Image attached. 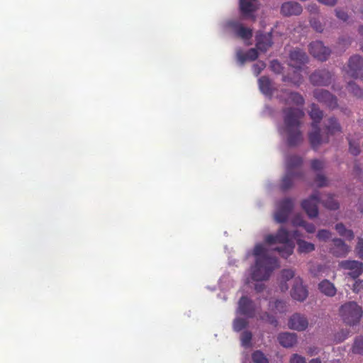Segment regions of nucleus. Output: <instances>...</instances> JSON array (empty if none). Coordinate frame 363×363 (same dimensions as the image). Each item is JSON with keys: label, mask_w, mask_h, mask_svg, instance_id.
Segmentation results:
<instances>
[{"label": "nucleus", "mask_w": 363, "mask_h": 363, "mask_svg": "<svg viewBox=\"0 0 363 363\" xmlns=\"http://www.w3.org/2000/svg\"><path fill=\"white\" fill-rule=\"evenodd\" d=\"M264 242L268 245H273L275 243L285 244L292 241L290 240L289 232L286 228L281 227L275 235H267Z\"/></svg>", "instance_id": "f8f14e48"}, {"label": "nucleus", "mask_w": 363, "mask_h": 363, "mask_svg": "<svg viewBox=\"0 0 363 363\" xmlns=\"http://www.w3.org/2000/svg\"><path fill=\"white\" fill-rule=\"evenodd\" d=\"M294 225L302 226L308 233H313L315 231V227L313 223H310L299 217H296L294 220Z\"/></svg>", "instance_id": "2f4dec72"}, {"label": "nucleus", "mask_w": 363, "mask_h": 363, "mask_svg": "<svg viewBox=\"0 0 363 363\" xmlns=\"http://www.w3.org/2000/svg\"><path fill=\"white\" fill-rule=\"evenodd\" d=\"M256 48H250L246 52V56L248 59V61H254L258 57V52Z\"/></svg>", "instance_id": "3c124183"}, {"label": "nucleus", "mask_w": 363, "mask_h": 363, "mask_svg": "<svg viewBox=\"0 0 363 363\" xmlns=\"http://www.w3.org/2000/svg\"><path fill=\"white\" fill-rule=\"evenodd\" d=\"M335 11L336 16L342 21L345 22L349 19V16L345 11L340 9H336Z\"/></svg>", "instance_id": "864d4df0"}, {"label": "nucleus", "mask_w": 363, "mask_h": 363, "mask_svg": "<svg viewBox=\"0 0 363 363\" xmlns=\"http://www.w3.org/2000/svg\"><path fill=\"white\" fill-rule=\"evenodd\" d=\"M288 325L291 329L303 331L307 328L308 322L304 315L295 313L289 318Z\"/></svg>", "instance_id": "aec40b11"}, {"label": "nucleus", "mask_w": 363, "mask_h": 363, "mask_svg": "<svg viewBox=\"0 0 363 363\" xmlns=\"http://www.w3.org/2000/svg\"><path fill=\"white\" fill-rule=\"evenodd\" d=\"M355 252L359 258L363 259V238H358Z\"/></svg>", "instance_id": "09e8293b"}, {"label": "nucleus", "mask_w": 363, "mask_h": 363, "mask_svg": "<svg viewBox=\"0 0 363 363\" xmlns=\"http://www.w3.org/2000/svg\"><path fill=\"white\" fill-rule=\"evenodd\" d=\"M286 303L281 300H276L274 302H269V308L272 310L275 308L276 311L280 313H283L286 310Z\"/></svg>", "instance_id": "a19ab883"}, {"label": "nucleus", "mask_w": 363, "mask_h": 363, "mask_svg": "<svg viewBox=\"0 0 363 363\" xmlns=\"http://www.w3.org/2000/svg\"><path fill=\"white\" fill-rule=\"evenodd\" d=\"M281 289L283 291L288 289V286L286 284V281H284V283L281 284Z\"/></svg>", "instance_id": "0e129e2a"}, {"label": "nucleus", "mask_w": 363, "mask_h": 363, "mask_svg": "<svg viewBox=\"0 0 363 363\" xmlns=\"http://www.w3.org/2000/svg\"><path fill=\"white\" fill-rule=\"evenodd\" d=\"M349 140V150L351 154L356 156L358 155L360 152V148L358 143H355L352 140L348 138Z\"/></svg>", "instance_id": "37998d69"}, {"label": "nucleus", "mask_w": 363, "mask_h": 363, "mask_svg": "<svg viewBox=\"0 0 363 363\" xmlns=\"http://www.w3.org/2000/svg\"><path fill=\"white\" fill-rule=\"evenodd\" d=\"M278 340L283 347H291L296 344L297 338L294 333H283L279 335Z\"/></svg>", "instance_id": "393cba45"}, {"label": "nucleus", "mask_w": 363, "mask_h": 363, "mask_svg": "<svg viewBox=\"0 0 363 363\" xmlns=\"http://www.w3.org/2000/svg\"><path fill=\"white\" fill-rule=\"evenodd\" d=\"M309 363H321V361L319 358L312 359Z\"/></svg>", "instance_id": "774afa93"}, {"label": "nucleus", "mask_w": 363, "mask_h": 363, "mask_svg": "<svg viewBox=\"0 0 363 363\" xmlns=\"http://www.w3.org/2000/svg\"><path fill=\"white\" fill-rule=\"evenodd\" d=\"M358 32H359L360 35L363 36V26H360L359 27ZM361 49H362V50L363 52V45H362Z\"/></svg>", "instance_id": "69168bd1"}, {"label": "nucleus", "mask_w": 363, "mask_h": 363, "mask_svg": "<svg viewBox=\"0 0 363 363\" xmlns=\"http://www.w3.org/2000/svg\"><path fill=\"white\" fill-rule=\"evenodd\" d=\"M311 27L317 32L322 33L323 31V26L317 18H311L310 20Z\"/></svg>", "instance_id": "a18cd8bd"}, {"label": "nucleus", "mask_w": 363, "mask_h": 363, "mask_svg": "<svg viewBox=\"0 0 363 363\" xmlns=\"http://www.w3.org/2000/svg\"><path fill=\"white\" fill-rule=\"evenodd\" d=\"M252 338V334L250 331L245 330L241 334V342L242 345L245 347H248L251 345V340Z\"/></svg>", "instance_id": "ea45409f"}, {"label": "nucleus", "mask_w": 363, "mask_h": 363, "mask_svg": "<svg viewBox=\"0 0 363 363\" xmlns=\"http://www.w3.org/2000/svg\"><path fill=\"white\" fill-rule=\"evenodd\" d=\"M273 45L272 34L271 32H257L255 35V46L262 52H267Z\"/></svg>", "instance_id": "9b49d317"}, {"label": "nucleus", "mask_w": 363, "mask_h": 363, "mask_svg": "<svg viewBox=\"0 0 363 363\" xmlns=\"http://www.w3.org/2000/svg\"><path fill=\"white\" fill-rule=\"evenodd\" d=\"M303 163V160L301 157L294 155L287 157L286 160V169L294 172H303L301 167Z\"/></svg>", "instance_id": "b1692460"}, {"label": "nucleus", "mask_w": 363, "mask_h": 363, "mask_svg": "<svg viewBox=\"0 0 363 363\" xmlns=\"http://www.w3.org/2000/svg\"><path fill=\"white\" fill-rule=\"evenodd\" d=\"M253 255L256 257L258 258H273L267 255L266 248L263 246L262 244H257L255 246L253 250Z\"/></svg>", "instance_id": "f704fd0d"}, {"label": "nucleus", "mask_w": 363, "mask_h": 363, "mask_svg": "<svg viewBox=\"0 0 363 363\" xmlns=\"http://www.w3.org/2000/svg\"><path fill=\"white\" fill-rule=\"evenodd\" d=\"M259 88L262 94L271 96L273 94L272 81L266 76L261 77L258 80Z\"/></svg>", "instance_id": "a878e982"}, {"label": "nucleus", "mask_w": 363, "mask_h": 363, "mask_svg": "<svg viewBox=\"0 0 363 363\" xmlns=\"http://www.w3.org/2000/svg\"><path fill=\"white\" fill-rule=\"evenodd\" d=\"M295 245L293 242L284 244L283 247H277L274 249L279 253L281 257L287 259L294 252Z\"/></svg>", "instance_id": "cd10ccee"}, {"label": "nucleus", "mask_w": 363, "mask_h": 363, "mask_svg": "<svg viewBox=\"0 0 363 363\" xmlns=\"http://www.w3.org/2000/svg\"><path fill=\"white\" fill-rule=\"evenodd\" d=\"M291 294L294 299L301 302L307 298L308 290L303 285V281L299 277L294 279Z\"/></svg>", "instance_id": "f3484780"}, {"label": "nucleus", "mask_w": 363, "mask_h": 363, "mask_svg": "<svg viewBox=\"0 0 363 363\" xmlns=\"http://www.w3.org/2000/svg\"><path fill=\"white\" fill-rule=\"evenodd\" d=\"M289 57L291 62L290 65L298 69H300L301 66L308 61L306 53L299 48H295L291 50L289 54Z\"/></svg>", "instance_id": "a211bd4d"}, {"label": "nucleus", "mask_w": 363, "mask_h": 363, "mask_svg": "<svg viewBox=\"0 0 363 363\" xmlns=\"http://www.w3.org/2000/svg\"><path fill=\"white\" fill-rule=\"evenodd\" d=\"M303 179V172H294L286 169V172L281 179L280 188L282 191H286L293 186L295 181Z\"/></svg>", "instance_id": "dca6fc26"}, {"label": "nucleus", "mask_w": 363, "mask_h": 363, "mask_svg": "<svg viewBox=\"0 0 363 363\" xmlns=\"http://www.w3.org/2000/svg\"><path fill=\"white\" fill-rule=\"evenodd\" d=\"M264 67H265V64L262 62H259L258 63L253 65L252 69H253L254 74L256 76H258Z\"/></svg>", "instance_id": "5fc2aeb1"}, {"label": "nucleus", "mask_w": 363, "mask_h": 363, "mask_svg": "<svg viewBox=\"0 0 363 363\" xmlns=\"http://www.w3.org/2000/svg\"><path fill=\"white\" fill-rule=\"evenodd\" d=\"M281 278H282L283 281H287L291 279L292 278H294L295 273H294V270H292L291 269H283L281 271Z\"/></svg>", "instance_id": "49530a36"}, {"label": "nucleus", "mask_w": 363, "mask_h": 363, "mask_svg": "<svg viewBox=\"0 0 363 363\" xmlns=\"http://www.w3.org/2000/svg\"><path fill=\"white\" fill-rule=\"evenodd\" d=\"M302 11L301 4L294 1L285 2L281 7V13L285 16H298L302 13Z\"/></svg>", "instance_id": "4be33fe9"}, {"label": "nucleus", "mask_w": 363, "mask_h": 363, "mask_svg": "<svg viewBox=\"0 0 363 363\" xmlns=\"http://www.w3.org/2000/svg\"><path fill=\"white\" fill-rule=\"evenodd\" d=\"M323 205L330 210H337L339 208L338 202L334 199L333 196L329 194L326 199L322 200Z\"/></svg>", "instance_id": "72a5a7b5"}, {"label": "nucleus", "mask_w": 363, "mask_h": 363, "mask_svg": "<svg viewBox=\"0 0 363 363\" xmlns=\"http://www.w3.org/2000/svg\"><path fill=\"white\" fill-rule=\"evenodd\" d=\"M347 74L354 79L363 78V57L354 55L350 57L347 64Z\"/></svg>", "instance_id": "0eeeda50"}, {"label": "nucleus", "mask_w": 363, "mask_h": 363, "mask_svg": "<svg viewBox=\"0 0 363 363\" xmlns=\"http://www.w3.org/2000/svg\"><path fill=\"white\" fill-rule=\"evenodd\" d=\"M238 311L247 318H254L256 314L255 303L247 296H242L238 301Z\"/></svg>", "instance_id": "ddd939ff"}, {"label": "nucleus", "mask_w": 363, "mask_h": 363, "mask_svg": "<svg viewBox=\"0 0 363 363\" xmlns=\"http://www.w3.org/2000/svg\"><path fill=\"white\" fill-rule=\"evenodd\" d=\"M320 201L319 193H313L308 199L301 202V207L310 218H316L318 215V205Z\"/></svg>", "instance_id": "423d86ee"}, {"label": "nucleus", "mask_w": 363, "mask_h": 363, "mask_svg": "<svg viewBox=\"0 0 363 363\" xmlns=\"http://www.w3.org/2000/svg\"><path fill=\"white\" fill-rule=\"evenodd\" d=\"M298 252L300 253H308L315 250V245L301 239L297 240Z\"/></svg>", "instance_id": "c85d7f7f"}, {"label": "nucleus", "mask_w": 363, "mask_h": 363, "mask_svg": "<svg viewBox=\"0 0 363 363\" xmlns=\"http://www.w3.org/2000/svg\"><path fill=\"white\" fill-rule=\"evenodd\" d=\"M302 76L300 74V73L297 72H294V77H290L288 75H284L282 77V81L284 82H291L293 83L294 84L296 85V86H299L301 82H302Z\"/></svg>", "instance_id": "c9c22d12"}, {"label": "nucleus", "mask_w": 363, "mask_h": 363, "mask_svg": "<svg viewBox=\"0 0 363 363\" xmlns=\"http://www.w3.org/2000/svg\"><path fill=\"white\" fill-rule=\"evenodd\" d=\"M264 288V285L263 284H255V289L257 292H261Z\"/></svg>", "instance_id": "e2e57ef3"}, {"label": "nucleus", "mask_w": 363, "mask_h": 363, "mask_svg": "<svg viewBox=\"0 0 363 363\" xmlns=\"http://www.w3.org/2000/svg\"><path fill=\"white\" fill-rule=\"evenodd\" d=\"M321 293L327 296L333 297L336 294L337 289L334 284L328 279H324L318 284Z\"/></svg>", "instance_id": "bb28decb"}, {"label": "nucleus", "mask_w": 363, "mask_h": 363, "mask_svg": "<svg viewBox=\"0 0 363 363\" xmlns=\"http://www.w3.org/2000/svg\"><path fill=\"white\" fill-rule=\"evenodd\" d=\"M305 100L303 97L298 92H290L289 93L288 98L286 101V104H293L296 105L303 106Z\"/></svg>", "instance_id": "7c9ffc66"}, {"label": "nucleus", "mask_w": 363, "mask_h": 363, "mask_svg": "<svg viewBox=\"0 0 363 363\" xmlns=\"http://www.w3.org/2000/svg\"><path fill=\"white\" fill-rule=\"evenodd\" d=\"M311 164L312 169L314 171L321 170L324 167V162L320 160H313Z\"/></svg>", "instance_id": "603ef678"}, {"label": "nucleus", "mask_w": 363, "mask_h": 363, "mask_svg": "<svg viewBox=\"0 0 363 363\" xmlns=\"http://www.w3.org/2000/svg\"><path fill=\"white\" fill-rule=\"evenodd\" d=\"M315 182L319 187L326 186L328 185L327 178L321 174H317Z\"/></svg>", "instance_id": "8fccbe9b"}, {"label": "nucleus", "mask_w": 363, "mask_h": 363, "mask_svg": "<svg viewBox=\"0 0 363 363\" xmlns=\"http://www.w3.org/2000/svg\"><path fill=\"white\" fill-rule=\"evenodd\" d=\"M309 52L315 58L322 62L325 61L330 54V50L318 40L310 43Z\"/></svg>", "instance_id": "9d476101"}, {"label": "nucleus", "mask_w": 363, "mask_h": 363, "mask_svg": "<svg viewBox=\"0 0 363 363\" xmlns=\"http://www.w3.org/2000/svg\"><path fill=\"white\" fill-rule=\"evenodd\" d=\"M284 114V125L280 129L281 133L286 137V143L289 147H296L303 140L302 132L300 130L301 120L304 116V112L301 108H285Z\"/></svg>", "instance_id": "f257e3e1"}, {"label": "nucleus", "mask_w": 363, "mask_h": 363, "mask_svg": "<svg viewBox=\"0 0 363 363\" xmlns=\"http://www.w3.org/2000/svg\"><path fill=\"white\" fill-rule=\"evenodd\" d=\"M317 238L320 240L326 241L331 237V233L328 230H320L317 233Z\"/></svg>", "instance_id": "de8ad7c7"}, {"label": "nucleus", "mask_w": 363, "mask_h": 363, "mask_svg": "<svg viewBox=\"0 0 363 363\" xmlns=\"http://www.w3.org/2000/svg\"><path fill=\"white\" fill-rule=\"evenodd\" d=\"M256 1L257 0H240V9L243 18H252L255 20L253 13L257 10Z\"/></svg>", "instance_id": "5701e85b"}, {"label": "nucleus", "mask_w": 363, "mask_h": 363, "mask_svg": "<svg viewBox=\"0 0 363 363\" xmlns=\"http://www.w3.org/2000/svg\"><path fill=\"white\" fill-rule=\"evenodd\" d=\"M252 359L255 363H269L268 359L260 350H256L252 354Z\"/></svg>", "instance_id": "e433bc0d"}, {"label": "nucleus", "mask_w": 363, "mask_h": 363, "mask_svg": "<svg viewBox=\"0 0 363 363\" xmlns=\"http://www.w3.org/2000/svg\"><path fill=\"white\" fill-rule=\"evenodd\" d=\"M308 10L311 13H316L318 11V6L315 4H310V5H308Z\"/></svg>", "instance_id": "680f3d73"}, {"label": "nucleus", "mask_w": 363, "mask_h": 363, "mask_svg": "<svg viewBox=\"0 0 363 363\" xmlns=\"http://www.w3.org/2000/svg\"><path fill=\"white\" fill-rule=\"evenodd\" d=\"M335 230L340 236L345 237L349 240H352L354 237L353 231L352 230L347 229L345 225L342 223L336 224Z\"/></svg>", "instance_id": "c756f323"}, {"label": "nucleus", "mask_w": 363, "mask_h": 363, "mask_svg": "<svg viewBox=\"0 0 363 363\" xmlns=\"http://www.w3.org/2000/svg\"><path fill=\"white\" fill-rule=\"evenodd\" d=\"M247 325L248 322L245 319L238 318L233 321V329L236 332H240L245 328Z\"/></svg>", "instance_id": "58836bf2"}, {"label": "nucleus", "mask_w": 363, "mask_h": 363, "mask_svg": "<svg viewBox=\"0 0 363 363\" xmlns=\"http://www.w3.org/2000/svg\"><path fill=\"white\" fill-rule=\"evenodd\" d=\"M259 318L262 320L268 322L269 323H270L271 325H272L274 326H277L278 324V322H277V320L276 319V318L267 312H264V313L260 315Z\"/></svg>", "instance_id": "79ce46f5"}, {"label": "nucleus", "mask_w": 363, "mask_h": 363, "mask_svg": "<svg viewBox=\"0 0 363 363\" xmlns=\"http://www.w3.org/2000/svg\"><path fill=\"white\" fill-rule=\"evenodd\" d=\"M324 130L326 135L324 137L322 135L323 140L326 138L329 140L330 136H333L336 133H341L342 131V126L335 117H330L327 120L324 125Z\"/></svg>", "instance_id": "6ab92c4d"}, {"label": "nucleus", "mask_w": 363, "mask_h": 363, "mask_svg": "<svg viewBox=\"0 0 363 363\" xmlns=\"http://www.w3.org/2000/svg\"><path fill=\"white\" fill-rule=\"evenodd\" d=\"M352 43V39L350 37H342L339 39L338 44L343 47H348Z\"/></svg>", "instance_id": "bf43d9fd"}, {"label": "nucleus", "mask_w": 363, "mask_h": 363, "mask_svg": "<svg viewBox=\"0 0 363 363\" xmlns=\"http://www.w3.org/2000/svg\"><path fill=\"white\" fill-rule=\"evenodd\" d=\"M245 55L246 52H244L242 50H238L236 53L237 60L241 65H243L246 61H248Z\"/></svg>", "instance_id": "6e6d98bb"}, {"label": "nucleus", "mask_w": 363, "mask_h": 363, "mask_svg": "<svg viewBox=\"0 0 363 363\" xmlns=\"http://www.w3.org/2000/svg\"><path fill=\"white\" fill-rule=\"evenodd\" d=\"M278 267L277 258L255 259V264L252 269L251 277L255 281L267 280L272 272Z\"/></svg>", "instance_id": "7ed1b4c3"}, {"label": "nucleus", "mask_w": 363, "mask_h": 363, "mask_svg": "<svg viewBox=\"0 0 363 363\" xmlns=\"http://www.w3.org/2000/svg\"><path fill=\"white\" fill-rule=\"evenodd\" d=\"M290 363H306V359L304 357L294 354L290 359Z\"/></svg>", "instance_id": "13d9d810"}, {"label": "nucleus", "mask_w": 363, "mask_h": 363, "mask_svg": "<svg viewBox=\"0 0 363 363\" xmlns=\"http://www.w3.org/2000/svg\"><path fill=\"white\" fill-rule=\"evenodd\" d=\"M359 14L360 18L363 20V4L361 5V7L359 10Z\"/></svg>", "instance_id": "338daca9"}, {"label": "nucleus", "mask_w": 363, "mask_h": 363, "mask_svg": "<svg viewBox=\"0 0 363 363\" xmlns=\"http://www.w3.org/2000/svg\"><path fill=\"white\" fill-rule=\"evenodd\" d=\"M340 267L350 272L348 275L355 279L363 273V263L356 260H344L340 263Z\"/></svg>", "instance_id": "4468645a"}, {"label": "nucleus", "mask_w": 363, "mask_h": 363, "mask_svg": "<svg viewBox=\"0 0 363 363\" xmlns=\"http://www.w3.org/2000/svg\"><path fill=\"white\" fill-rule=\"evenodd\" d=\"M228 26L235 31V34L244 40H249L252 37V30L245 27L241 23L237 21H230Z\"/></svg>", "instance_id": "412c9836"}, {"label": "nucleus", "mask_w": 363, "mask_h": 363, "mask_svg": "<svg viewBox=\"0 0 363 363\" xmlns=\"http://www.w3.org/2000/svg\"><path fill=\"white\" fill-rule=\"evenodd\" d=\"M309 116L313 121L311 123L313 130L309 133L308 138L312 147L316 150L322 143H328V138L325 140L322 139L320 128L319 127V124L323 117V112L316 104H312Z\"/></svg>", "instance_id": "f03ea898"}, {"label": "nucleus", "mask_w": 363, "mask_h": 363, "mask_svg": "<svg viewBox=\"0 0 363 363\" xmlns=\"http://www.w3.org/2000/svg\"><path fill=\"white\" fill-rule=\"evenodd\" d=\"M352 351L354 354H363V337L355 339Z\"/></svg>", "instance_id": "4c0bfd02"}, {"label": "nucleus", "mask_w": 363, "mask_h": 363, "mask_svg": "<svg viewBox=\"0 0 363 363\" xmlns=\"http://www.w3.org/2000/svg\"><path fill=\"white\" fill-rule=\"evenodd\" d=\"M310 82L314 86H328L333 79V74L327 69H318L310 75Z\"/></svg>", "instance_id": "1a4fd4ad"}, {"label": "nucleus", "mask_w": 363, "mask_h": 363, "mask_svg": "<svg viewBox=\"0 0 363 363\" xmlns=\"http://www.w3.org/2000/svg\"><path fill=\"white\" fill-rule=\"evenodd\" d=\"M340 315L347 325H355L359 323L363 310L356 302L349 301L341 306Z\"/></svg>", "instance_id": "20e7f679"}, {"label": "nucleus", "mask_w": 363, "mask_h": 363, "mask_svg": "<svg viewBox=\"0 0 363 363\" xmlns=\"http://www.w3.org/2000/svg\"><path fill=\"white\" fill-rule=\"evenodd\" d=\"M347 89L348 91L352 94L354 96L359 99H363V89L360 88L355 82H348Z\"/></svg>", "instance_id": "473e14b6"}, {"label": "nucleus", "mask_w": 363, "mask_h": 363, "mask_svg": "<svg viewBox=\"0 0 363 363\" xmlns=\"http://www.w3.org/2000/svg\"><path fill=\"white\" fill-rule=\"evenodd\" d=\"M293 208L294 200L292 199L285 198L280 200L277 204V210L274 216L275 221L278 223L286 222Z\"/></svg>", "instance_id": "39448f33"}, {"label": "nucleus", "mask_w": 363, "mask_h": 363, "mask_svg": "<svg viewBox=\"0 0 363 363\" xmlns=\"http://www.w3.org/2000/svg\"><path fill=\"white\" fill-rule=\"evenodd\" d=\"M317 1L324 5L328 6H334L337 2V0H317Z\"/></svg>", "instance_id": "052dcab7"}, {"label": "nucleus", "mask_w": 363, "mask_h": 363, "mask_svg": "<svg viewBox=\"0 0 363 363\" xmlns=\"http://www.w3.org/2000/svg\"><path fill=\"white\" fill-rule=\"evenodd\" d=\"M314 98L320 103L325 104L330 109L337 107V99L330 91L325 89H315L313 91Z\"/></svg>", "instance_id": "6e6552de"}, {"label": "nucleus", "mask_w": 363, "mask_h": 363, "mask_svg": "<svg viewBox=\"0 0 363 363\" xmlns=\"http://www.w3.org/2000/svg\"><path fill=\"white\" fill-rule=\"evenodd\" d=\"M363 289V280H356L353 284L352 291L359 293Z\"/></svg>", "instance_id": "4d7b16f0"}, {"label": "nucleus", "mask_w": 363, "mask_h": 363, "mask_svg": "<svg viewBox=\"0 0 363 363\" xmlns=\"http://www.w3.org/2000/svg\"><path fill=\"white\" fill-rule=\"evenodd\" d=\"M270 68L274 72L277 74H280L283 70L281 64L277 60H273L271 61Z\"/></svg>", "instance_id": "c03bdc74"}, {"label": "nucleus", "mask_w": 363, "mask_h": 363, "mask_svg": "<svg viewBox=\"0 0 363 363\" xmlns=\"http://www.w3.org/2000/svg\"><path fill=\"white\" fill-rule=\"evenodd\" d=\"M349 251L350 247L340 238L333 239L329 248V252L336 257H344Z\"/></svg>", "instance_id": "2eb2a0df"}]
</instances>
